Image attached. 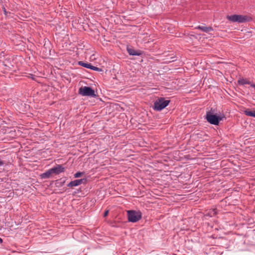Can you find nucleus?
Returning <instances> with one entry per match:
<instances>
[{"instance_id":"nucleus-14","label":"nucleus","mask_w":255,"mask_h":255,"mask_svg":"<svg viewBox=\"0 0 255 255\" xmlns=\"http://www.w3.org/2000/svg\"><path fill=\"white\" fill-rule=\"evenodd\" d=\"M238 83H239V84L242 85H244L245 84H249V85H250L251 86V84H252L249 80H247V79H244V78L239 80Z\"/></svg>"},{"instance_id":"nucleus-2","label":"nucleus","mask_w":255,"mask_h":255,"mask_svg":"<svg viewBox=\"0 0 255 255\" xmlns=\"http://www.w3.org/2000/svg\"><path fill=\"white\" fill-rule=\"evenodd\" d=\"M227 18L234 22L244 23L250 22L253 20V18L248 15H244L241 14H233L231 15H227Z\"/></svg>"},{"instance_id":"nucleus-22","label":"nucleus","mask_w":255,"mask_h":255,"mask_svg":"<svg viewBox=\"0 0 255 255\" xmlns=\"http://www.w3.org/2000/svg\"><path fill=\"white\" fill-rule=\"evenodd\" d=\"M2 239L0 238V244H1L2 243Z\"/></svg>"},{"instance_id":"nucleus-6","label":"nucleus","mask_w":255,"mask_h":255,"mask_svg":"<svg viewBox=\"0 0 255 255\" xmlns=\"http://www.w3.org/2000/svg\"><path fill=\"white\" fill-rule=\"evenodd\" d=\"M87 182L86 178H83L80 179H76L74 181H71L68 185L67 186L69 187H73L74 186H78L82 183L86 184Z\"/></svg>"},{"instance_id":"nucleus-5","label":"nucleus","mask_w":255,"mask_h":255,"mask_svg":"<svg viewBox=\"0 0 255 255\" xmlns=\"http://www.w3.org/2000/svg\"><path fill=\"white\" fill-rule=\"evenodd\" d=\"M128 220L130 222L135 223L141 219V213L140 211L129 210L127 212Z\"/></svg>"},{"instance_id":"nucleus-8","label":"nucleus","mask_w":255,"mask_h":255,"mask_svg":"<svg viewBox=\"0 0 255 255\" xmlns=\"http://www.w3.org/2000/svg\"><path fill=\"white\" fill-rule=\"evenodd\" d=\"M79 65L82 66L84 67L90 69L91 70L97 71H103V70L97 67L93 66L90 63H84L83 61H79L78 62Z\"/></svg>"},{"instance_id":"nucleus-17","label":"nucleus","mask_w":255,"mask_h":255,"mask_svg":"<svg viewBox=\"0 0 255 255\" xmlns=\"http://www.w3.org/2000/svg\"><path fill=\"white\" fill-rule=\"evenodd\" d=\"M84 174V172H77L74 174L75 178H79L82 176Z\"/></svg>"},{"instance_id":"nucleus-12","label":"nucleus","mask_w":255,"mask_h":255,"mask_svg":"<svg viewBox=\"0 0 255 255\" xmlns=\"http://www.w3.org/2000/svg\"><path fill=\"white\" fill-rule=\"evenodd\" d=\"M244 113L246 115L248 116L255 118V110H251L250 109H247L244 111Z\"/></svg>"},{"instance_id":"nucleus-23","label":"nucleus","mask_w":255,"mask_h":255,"mask_svg":"<svg viewBox=\"0 0 255 255\" xmlns=\"http://www.w3.org/2000/svg\"><path fill=\"white\" fill-rule=\"evenodd\" d=\"M4 12L5 13L6 12V10H5V9H4Z\"/></svg>"},{"instance_id":"nucleus-20","label":"nucleus","mask_w":255,"mask_h":255,"mask_svg":"<svg viewBox=\"0 0 255 255\" xmlns=\"http://www.w3.org/2000/svg\"><path fill=\"white\" fill-rule=\"evenodd\" d=\"M3 164V162L2 161L0 160V166Z\"/></svg>"},{"instance_id":"nucleus-16","label":"nucleus","mask_w":255,"mask_h":255,"mask_svg":"<svg viewBox=\"0 0 255 255\" xmlns=\"http://www.w3.org/2000/svg\"><path fill=\"white\" fill-rule=\"evenodd\" d=\"M3 66L4 67V68H3V72L5 73V72H6L5 70H7V66L4 64L3 62L0 61V70H2Z\"/></svg>"},{"instance_id":"nucleus-21","label":"nucleus","mask_w":255,"mask_h":255,"mask_svg":"<svg viewBox=\"0 0 255 255\" xmlns=\"http://www.w3.org/2000/svg\"><path fill=\"white\" fill-rule=\"evenodd\" d=\"M251 87L255 88V84H251Z\"/></svg>"},{"instance_id":"nucleus-13","label":"nucleus","mask_w":255,"mask_h":255,"mask_svg":"<svg viewBox=\"0 0 255 255\" xmlns=\"http://www.w3.org/2000/svg\"><path fill=\"white\" fill-rule=\"evenodd\" d=\"M65 182V180L61 178L55 181V185L57 187H61Z\"/></svg>"},{"instance_id":"nucleus-15","label":"nucleus","mask_w":255,"mask_h":255,"mask_svg":"<svg viewBox=\"0 0 255 255\" xmlns=\"http://www.w3.org/2000/svg\"><path fill=\"white\" fill-rule=\"evenodd\" d=\"M217 213L218 211L217 209H210L207 213V215L210 217H213L217 215Z\"/></svg>"},{"instance_id":"nucleus-9","label":"nucleus","mask_w":255,"mask_h":255,"mask_svg":"<svg viewBox=\"0 0 255 255\" xmlns=\"http://www.w3.org/2000/svg\"><path fill=\"white\" fill-rule=\"evenodd\" d=\"M195 29H198L202 31L203 32L208 33L211 31L213 30L212 27L211 26H206L205 24H204L203 26H198L195 27Z\"/></svg>"},{"instance_id":"nucleus-4","label":"nucleus","mask_w":255,"mask_h":255,"mask_svg":"<svg viewBox=\"0 0 255 255\" xmlns=\"http://www.w3.org/2000/svg\"><path fill=\"white\" fill-rule=\"evenodd\" d=\"M79 94L83 96L96 97L95 91L90 87H81L79 89Z\"/></svg>"},{"instance_id":"nucleus-11","label":"nucleus","mask_w":255,"mask_h":255,"mask_svg":"<svg viewBox=\"0 0 255 255\" xmlns=\"http://www.w3.org/2000/svg\"><path fill=\"white\" fill-rule=\"evenodd\" d=\"M52 174V172L50 169L46 171L45 172L41 174L40 175V177L41 179H48L50 177Z\"/></svg>"},{"instance_id":"nucleus-1","label":"nucleus","mask_w":255,"mask_h":255,"mask_svg":"<svg viewBox=\"0 0 255 255\" xmlns=\"http://www.w3.org/2000/svg\"><path fill=\"white\" fill-rule=\"evenodd\" d=\"M214 112L215 110L211 108L210 111L207 112L206 119L207 122L211 124L218 125L220 122L222 120L223 117L217 116L216 114H214Z\"/></svg>"},{"instance_id":"nucleus-7","label":"nucleus","mask_w":255,"mask_h":255,"mask_svg":"<svg viewBox=\"0 0 255 255\" xmlns=\"http://www.w3.org/2000/svg\"><path fill=\"white\" fill-rule=\"evenodd\" d=\"M52 173L55 175H58L60 173L65 171V167L61 164H57L56 166L50 169Z\"/></svg>"},{"instance_id":"nucleus-19","label":"nucleus","mask_w":255,"mask_h":255,"mask_svg":"<svg viewBox=\"0 0 255 255\" xmlns=\"http://www.w3.org/2000/svg\"><path fill=\"white\" fill-rule=\"evenodd\" d=\"M109 213V210L105 211L104 213L103 217H106L108 215Z\"/></svg>"},{"instance_id":"nucleus-3","label":"nucleus","mask_w":255,"mask_h":255,"mask_svg":"<svg viewBox=\"0 0 255 255\" xmlns=\"http://www.w3.org/2000/svg\"><path fill=\"white\" fill-rule=\"evenodd\" d=\"M170 102V100H165L164 98H158L154 103L153 109L157 111H161L166 107Z\"/></svg>"},{"instance_id":"nucleus-18","label":"nucleus","mask_w":255,"mask_h":255,"mask_svg":"<svg viewBox=\"0 0 255 255\" xmlns=\"http://www.w3.org/2000/svg\"><path fill=\"white\" fill-rule=\"evenodd\" d=\"M166 59H167V62H169V63L176 60L175 57H171L169 58H167Z\"/></svg>"},{"instance_id":"nucleus-10","label":"nucleus","mask_w":255,"mask_h":255,"mask_svg":"<svg viewBox=\"0 0 255 255\" xmlns=\"http://www.w3.org/2000/svg\"><path fill=\"white\" fill-rule=\"evenodd\" d=\"M127 50L129 55L132 56H139L141 55L142 53L141 51H135L132 48H128Z\"/></svg>"}]
</instances>
